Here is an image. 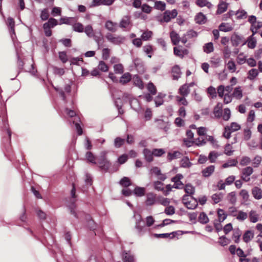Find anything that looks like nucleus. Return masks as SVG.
Listing matches in <instances>:
<instances>
[{
	"mask_svg": "<svg viewBox=\"0 0 262 262\" xmlns=\"http://www.w3.org/2000/svg\"><path fill=\"white\" fill-rule=\"evenodd\" d=\"M219 29L221 31L227 32L232 31L233 27L229 23H222L220 25Z\"/></svg>",
	"mask_w": 262,
	"mask_h": 262,
	"instance_id": "nucleus-22",
	"label": "nucleus"
},
{
	"mask_svg": "<svg viewBox=\"0 0 262 262\" xmlns=\"http://www.w3.org/2000/svg\"><path fill=\"white\" fill-rule=\"evenodd\" d=\"M92 37L96 42L98 46H99L100 42L102 41L103 39V36L100 30H99L97 32H96L94 34L93 36H92Z\"/></svg>",
	"mask_w": 262,
	"mask_h": 262,
	"instance_id": "nucleus-36",
	"label": "nucleus"
},
{
	"mask_svg": "<svg viewBox=\"0 0 262 262\" xmlns=\"http://www.w3.org/2000/svg\"><path fill=\"white\" fill-rule=\"evenodd\" d=\"M171 72L172 73V78L173 80H178L182 74L180 68L178 65H175L172 67Z\"/></svg>",
	"mask_w": 262,
	"mask_h": 262,
	"instance_id": "nucleus-16",
	"label": "nucleus"
},
{
	"mask_svg": "<svg viewBox=\"0 0 262 262\" xmlns=\"http://www.w3.org/2000/svg\"><path fill=\"white\" fill-rule=\"evenodd\" d=\"M105 37L108 41L114 45H120L123 43L125 40L124 36L116 35L110 32L107 33Z\"/></svg>",
	"mask_w": 262,
	"mask_h": 262,
	"instance_id": "nucleus-1",
	"label": "nucleus"
},
{
	"mask_svg": "<svg viewBox=\"0 0 262 262\" xmlns=\"http://www.w3.org/2000/svg\"><path fill=\"white\" fill-rule=\"evenodd\" d=\"M217 212L219 219L217 221H220V222H224L227 216V215L226 213H225L224 210L219 208L218 209Z\"/></svg>",
	"mask_w": 262,
	"mask_h": 262,
	"instance_id": "nucleus-43",
	"label": "nucleus"
},
{
	"mask_svg": "<svg viewBox=\"0 0 262 262\" xmlns=\"http://www.w3.org/2000/svg\"><path fill=\"white\" fill-rule=\"evenodd\" d=\"M133 81L134 84L138 86L139 88L142 89L144 87V85L143 83V82L142 80L140 79V78L138 75H135L133 77Z\"/></svg>",
	"mask_w": 262,
	"mask_h": 262,
	"instance_id": "nucleus-44",
	"label": "nucleus"
},
{
	"mask_svg": "<svg viewBox=\"0 0 262 262\" xmlns=\"http://www.w3.org/2000/svg\"><path fill=\"white\" fill-rule=\"evenodd\" d=\"M182 232L181 234H182V231H173L171 233H161L157 234L155 233L154 234V237L156 238H168L170 237V238H172L175 237L177 235H179V233Z\"/></svg>",
	"mask_w": 262,
	"mask_h": 262,
	"instance_id": "nucleus-11",
	"label": "nucleus"
},
{
	"mask_svg": "<svg viewBox=\"0 0 262 262\" xmlns=\"http://www.w3.org/2000/svg\"><path fill=\"white\" fill-rule=\"evenodd\" d=\"M242 37L236 33L233 34L231 37V41L234 47H237L242 43Z\"/></svg>",
	"mask_w": 262,
	"mask_h": 262,
	"instance_id": "nucleus-17",
	"label": "nucleus"
},
{
	"mask_svg": "<svg viewBox=\"0 0 262 262\" xmlns=\"http://www.w3.org/2000/svg\"><path fill=\"white\" fill-rule=\"evenodd\" d=\"M237 164V161L235 159L228 160L227 162L224 163L222 167L224 168L231 166H235Z\"/></svg>",
	"mask_w": 262,
	"mask_h": 262,
	"instance_id": "nucleus-55",
	"label": "nucleus"
},
{
	"mask_svg": "<svg viewBox=\"0 0 262 262\" xmlns=\"http://www.w3.org/2000/svg\"><path fill=\"white\" fill-rule=\"evenodd\" d=\"M73 30L75 32H83L84 31V27L82 24L80 23H76L73 25Z\"/></svg>",
	"mask_w": 262,
	"mask_h": 262,
	"instance_id": "nucleus-54",
	"label": "nucleus"
},
{
	"mask_svg": "<svg viewBox=\"0 0 262 262\" xmlns=\"http://www.w3.org/2000/svg\"><path fill=\"white\" fill-rule=\"evenodd\" d=\"M156 203V194L149 192L146 194V199L145 202V205L147 206H150Z\"/></svg>",
	"mask_w": 262,
	"mask_h": 262,
	"instance_id": "nucleus-12",
	"label": "nucleus"
},
{
	"mask_svg": "<svg viewBox=\"0 0 262 262\" xmlns=\"http://www.w3.org/2000/svg\"><path fill=\"white\" fill-rule=\"evenodd\" d=\"M222 117L223 120L225 121H228L229 120L231 117V112L229 108H226L224 109Z\"/></svg>",
	"mask_w": 262,
	"mask_h": 262,
	"instance_id": "nucleus-62",
	"label": "nucleus"
},
{
	"mask_svg": "<svg viewBox=\"0 0 262 262\" xmlns=\"http://www.w3.org/2000/svg\"><path fill=\"white\" fill-rule=\"evenodd\" d=\"M252 193L255 199L259 200L262 198V190L258 187L253 188Z\"/></svg>",
	"mask_w": 262,
	"mask_h": 262,
	"instance_id": "nucleus-21",
	"label": "nucleus"
},
{
	"mask_svg": "<svg viewBox=\"0 0 262 262\" xmlns=\"http://www.w3.org/2000/svg\"><path fill=\"white\" fill-rule=\"evenodd\" d=\"M145 192V188L144 187H141L139 186H136L134 190V193L137 196H144Z\"/></svg>",
	"mask_w": 262,
	"mask_h": 262,
	"instance_id": "nucleus-28",
	"label": "nucleus"
},
{
	"mask_svg": "<svg viewBox=\"0 0 262 262\" xmlns=\"http://www.w3.org/2000/svg\"><path fill=\"white\" fill-rule=\"evenodd\" d=\"M135 228L138 230L139 234H141L144 232L145 228V224L144 221L136 222Z\"/></svg>",
	"mask_w": 262,
	"mask_h": 262,
	"instance_id": "nucleus-41",
	"label": "nucleus"
},
{
	"mask_svg": "<svg viewBox=\"0 0 262 262\" xmlns=\"http://www.w3.org/2000/svg\"><path fill=\"white\" fill-rule=\"evenodd\" d=\"M144 157L146 161L150 162L153 160V152L148 148H144L143 151Z\"/></svg>",
	"mask_w": 262,
	"mask_h": 262,
	"instance_id": "nucleus-19",
	"label": "nucleus"
},
{
	"mask_svg": "<svg viewBox=\"0 0 262 262\" xmlns=\"http://www.w3.org/2000/svg\"><path fill=\"white\" fill-rule=\"evenodd\" d=\"M170 37L173 45H177L180 41V38L178 34L174 31L170 33Z\"/></svg>",
	"mask_w": 262,
	"mask_h": 262,
	"instance_id": "nucleus-23",
	"label": "nucleus"
},
{
	"mask_svg": "<svg viewBox=\"0 0 262 262\" xmlns=\"http://www.w3.org/2000/svg\"><path fill=\"white\" fill-rule=\"evenodd\" d=\"M106 154L105 151L101 152L100 161L98 162L99 168L104 172L107 171L111 166L110 162L105 158Z\"/></svg>",
	"mask_w": 262,
	"mask_h": 262,
	"instance_id": "nucleus-2",
	"label": "nucleus"
},
{
	"mask_svg": "<svg viewBox=\"0 0 262 262\" xmlns=\"http://www.w3.org/2000/svg\"><path fill=\"white\" fill-rule=\"evenodd\" d=\"M262 158L261 156L257 155L252 160V165L254 167H258L261 163Z\"/></svg>",
	"mask_w": 262,
	"mask_h": 262,
	"instance_id": "nucleus-56",
	"label": "nucleus"
},
{
	"mask_svg": "<svg viewBox=\"0 0 262 262\" xmlns=\"http://www.w3.org/2000/svg\"><path fill=\"white\" fill-rule=\"evenodd\" d=\"M143 50L146 53V54L147 55V56L149 58L151 57V54H152L153 52L152 46H151L150 45L144 46L143 47Z\"/></svg>",
	"mask_w": 262,
	"mask_h": 262,
	"instance_id": "nucleus-46",
	"label": "nucleus"
},
{
	"mask_svg": "<svg viewBox=\"0 0 262 262\" xmlns=\"http://www.w3.org/2000/svg\"><path fill=\"white\" fill-rule=\"evenodd\" d=\"M249 220L251 222L253 223H255L258 221V215L256 214L255 211L251 210L249 212Z\"/></svg>",
	"mask_w": 262,
	"mask_h": 262,
	"instance_id": "nucleus-53",
	"label": "nucleus"
},
{
	"mask_svg": "<svg viewBox=\"0 0 262 262\" xmlns=\"http://www.w3.org/2000/svg\"><path fill=\"white\" fill-rule=\"evenodd\" d=\"M85 158L89 162L94 164H96V157L91 151L86 152Z\"/></svg>",
	"mask_w": 262,
	"mask_h": 262,
	"instance_id": "nucleus-29",
	"label": "nucleus"
},
{
	"mask_svg": "<svg viewBox=\"0 0 262 262\" xmlns=\"http://www.w3.org/2000/svg\"><path fill=\"white\" fill-rule=\"evenodd\" d=\"M194 19L196 24L203 25L206 22L207 17L203 13L199 12L195 15Z\"/></svg>",
	"mask_w": 262,
	"mask_h": 262,
	"instance_id": "nucleus-18",
	"label": "nucleus"
},
{
	"mask_svg": "<svg viewBox=\"0 0 262 262\" xmlns=\"http://www.w3.org/2000/svg\"><path fill=\"white\" fill-rule=\"evenodd\" d=\"M125 142V140L120 137H117L114 140V145L115 147L120 148Z\"/></svg>",
	"mask_w": 262,
	"mask_h": 262,
	"instance_id": "nucleus-50",
	"label": "nucleus"
},
{
	"mask_svg": "<svg viewBox=\"0 0 262 262\" xmlns=\"http://www.w3.org/2000/svg\"><path fill=\"white\" fill-rule=\"evenodd\" d=\"M253 172V168L251 166H248L243 168L242 171V179L245 182H248L250 180L249 177L252 174Z\"/></svg>",
	"mask_w": 262,
	"mask_h": 262,
	"instance_id": "nucleus-7",
	"label": "nucleus"
},
{
	"mask_svg": "<svg viewBox=\"0 0 262 262\" xmlns=\"http://www.w3.org/2000/svg\"><path fill=\"white\" fill-rule=\"evenodd\" d=\"M7 25L8 27L9 28V32L12 39L14 40L15 38H16V35L14 30L15 22L13 19L11 17H9L7 20Z\"/></svg>",
	"mask_w": 262,
	"mask_h": 262,
	"instance_id": "nucleus-9",
	"label": "nucleus"
},
{
	"mask_svg": "<svg viewBox=\"0 0 262 262\" xmlns=\"http://www.w3.org/2000/svg\"><path fill=\"white\" fill-rule=\"evenodd\" d=\"M226 129L234 132L239 130L241 129V125L236 122H232L230 126H226Z\"/></svg>",
	"mask_w": 262,
	"mask_h": 262,
	"instance_id": "nucleus-42",
	"label": "nucleus"
},
{
	"mask_svg": "<svg viewBox=\"0 0 262 262\" xmlns=\"http://www.w3.org/2000/svg\"><path fill=\"white\" fill-rule=\"evenodd\" d=\"M179 93L184 97L187 96L190 92L189 86L187 84L182 85L179 90Z\"/></svg>",
	"mask_w": 262,
	"mask_h": 262,
	"instance_id": "nucleus-26",
	"label": "nucleus"
},
{
	"mask_svg": "<svg viewBox=\"0 0 262 262\" xmlns=\"http://www.w3.org/2000/svg\"><path fill=\"white\" fill-rule=\"evenodd\" d=\"M83 31H84L86 35L89 37H92V36H93L94 34L93 29L91 25L86 26Z\"/></svg>",
	"mask_w": 262,
	"mask_h": 262,
	"instance_id": "nucleus-57",
	"label": "nucleus"
},
{
	"mask_svg": "<svg viewBox=\"0 0 262 262\" xmlns=\"http://www.w3.org/2000/svg\"><path fill=\"white\" fill-rule=\"evenodd\" d=\"M177 15L178 12L176 9H173L171 11L166 10L163 14V21L168 23L172 18L176 17Z\"/></svg>",
	"mask_w": 262,
	"mask_h": 262,
	"instance_id": "nucleus-4",
	"label": "nucleus"
},
{
	"mask_svg": "<svg viewBox=\"0 0 262 262\" xmlns=\"http://www.w3.org/2000/svg\"><path fill=\"white\" fill-rule=\"evenodd\" d=\"M122 259L123 262H135L134 255L129 251H124L122 254Z\"/></svg>",
	"mask_w": 262,
	"mask_h": 262,
	"instance_id": "nucleus-13",
	"label": "nucleus"
},
{
	"mask_svg": "<svg viewBox=\"0 0 262 262\" xmlns=\"http://www.w3.org/2000/svg\"><path fill=\"white\" fill-rule=\"evenodd\" d=\"M74 17H64L60 18L59 23L60 25L62 24L71 25L72 22L74 20Z\"/></svg>",
	"mask_w": 262,
	"mask_h": 262,
	"instance_id": "nucleus-39",
	"label": "nucleus"
},
{
	"mask_svg": "<svg viewBox=\"0 0 262 262\" xmlns=\"http://www.w3.org/2000/svg\"><path fill=\"white\" fill-rule=\"evenodd\" d=\"M181 153L179 151H175L173 152H168L167 155V159L169 161L180 158Z\"/></svg>",
	"mask_w": 262,
	"mask_h": 262,
	"instance_id": "nucleus-38",
	"label": "nucleus"
},
{
	"mask_svg": "<svg viewBox=\"0 0 262 262\" xmlns=\"http://www.w3.org/2000/svg\"><path fill=\"white\" fill-rule=\"evenodd\" d=\"M192 165V163L189 161V159L187 157H184L181 161V165L182 167L188 168Z\"/></svg>",
	"mask_w": 262,
	"mask_h": 262,
	"instance_id": "nucleus-52",
	"label": "nucleus"
},
{
	"mask_svg": "<svg viewBox=\"0 0 262 262\" xmlns=\"http://www.w3.org/2000/svg\"><path fill=\"white\" fill-rule=\"evenodd\" d=\"M183 178V176L182 174L178 173L174 177L171 178V182L174 183L173 188L181 189L184 187L183 183L181 181V180Z\"/></svg>",
	"mask_w": 262,
	"mask_h": 262,
	"instance_id": "nucleus-5",
	"label": "nucleus"
},
{
	"mask_svg": "<svg viewBox=\"0 0 262 262\" xmlns=\"http://www.w3.org/2000/svg\"><path fill=\"white\" fill-rule=\"evenodd\" d=\"M248 47L250 49H254L256 45V40L253 37H249L248 40Z\"/></svg>",
	"mask_w": 262,
	"mask_h": 262,
	"instance_id": "nucleus-64",
	"label": "nucleus"
},
{
	"mask_svg": "<svg viewBox=\"0 0 262 262\" xmlns=\"http://www.w3.org/2000/svg\"><path fill=\"white\" fill-rule=\"evenodd\" d=\"M132 78L131 75L129 73L123 74L120 79V82L122 84H125L128 82Z\"/></svg>",
	"mask_w": 262,
	"mask_h": 262,
	"instance_id": "nucleus-37",
	"label": "nucleus"
},
{
	"mask_svg": "<svg viewBox=\"0 0 262 262\" xmlns=\"http://www.w3.org/2000/svg\"><path fill=\"white\" fill-rule=\"evenodd\" d=\"M129 104L132 108L137 112L138 114L142 113V108L140 106L139 100L136 98H130Z\"/></svg>",
	"mask_w": 262,
	"mask_h": 262,
	"instance_id": "nucleus-6",
	"label": "nucleus"
},
{
	"mask_svg": "<svg viewBox=\"0 0 262 262\" xmlns=\"http://www.w3.org/2000/svg\"><path fill=\"white\" fill-rule=\"evenodd\" d=\"M152 35V31L147 30L142 33L141 35V38L143 40L147 41L149 40V39L151 37Z\"/></svg>",
	"mask_w": 262,
	"mask_h": 262,
	"instance_id": "nucleus-58",
	"label": "nucleus"
},
{
	"mask_svg": "<svg viewBox=\"0 0 262 262\" xmlns=\"http://www.w3.org/2000/svg\"><path fill=\"white\" fill-rule=\"evenodd\" d=\"M198 221L202 224H206L208 223L209 219L207 214L205 212H202L199 215Z\"/></svg>",
	"mask_w": 262,
	"mask_h": 262,
	"instance_id": "nucleus-35",
	"label": "nucleus"
},
{
	"mask_svg": "<svg viewBox=\"0 0 262 262\" xmlns=\"http://www.w3.org/2000/svg\"><path fill=\"white\" fill-rule=\"evenodd\" d=\"M224 196V193L222 192L216 193L213 194L211 196V198L214 202V204L219 203L223 199Z\"/></svg>",
	"mask_w": 262,
	"mask_h": 262,
	"instance_id": "nucleus-40",
	"label": "nucleus"
},
{
	"mask_svg": "<svg viewBox=\"0 0 262 262\" xmlns=\"http://www.w3.org/2000/svg\"><path fill=\"white\" fill-rule=\"evenodd\" d=\"M253 236L254 233L251 230H247L244 234L243 238L245 243H248L253 238Z\"/></svg>",
	"mask_w": 262,
	"mask_h": 262,
	"instance_id": "nucleus-25",
	"label": "nucleus"
},
{
	"mask_svg": "<svg viewBox=\"0 0 262 262\" xmlns=\"http://www.w3.org/2000/svg\"><path fill=\"white\" fill-rule=\"evenodd\" d=\"M164 213L168 215H171L175 213V208L172 206H167L164 210Z\"/></svg>",
	"mask_w": 262,
	"mask_h": 262,
	"instance_id": "nucleus-63",
	"label": "nucleus"
},
{
	"mask_svg": "<svg viewBox=\"0 0 262 262\" xmlns=\"http://www.w3.org/2000/svg\"><path fill=\"white\" fill-rule=\"evenodd\" d=\"M227 199L232 205H235L236 202V196L235 192L233 191L229 193L227 196Z\"/></svg>",
	"mask_w": 262,
	"mask_h": 262,
	"instance_id": "nucleus-49",
	"label": "nucleus"
},
{
	"mask_svg": "<svg viewBox=\"0 0 262 262\" xmlns=\"http://www.w3.org/2000/svg\"><path fill=\"white\" fill-rule=\"evenodd\" d=\"M213 45L211 42L205 44V45L203 47L204 52L206 53L207 54H209L213 52Z\"/></svg>",
	"mask_w": 262,
	"mask_h": 262,
	"instance_id": "nucleus-45",
	"label": "nucleus"
},
{
	"mask_svg": "<svg viewBox=\"0 0 262 262\" xmlns=\"http://www.w3.org/2000/svg\"><path fill=\"white\" fill-rule=\"evenodd\" d=\"M235 15H237V19H243L246 18L247 12L244 10H238L235 12Z\"/></svg>",
	"mask_w": 262,
	"mask_h": 262,
	"instance_id": "nucleus-61",
	"label": "nucleus"
},
{
	"mask_svg": "<svg viewBox=\"0 0 262 262\" xmlns=\"http://www.w3.org/2000/svg\"><path fill=\"white\" fill-rule=\"evenodd\" d=\"M104 27L110 33H115L118 30V25L117 23L113 22L111 20H108L106 21Z\"/></svg>",
	"mask_w": 262,
	"mask_h": 262,
	"instance_id": "nucleus-8",
	"label": "nucleus"
},
{
	"mask_svg": "<svg viewBox=\"0 0 262 262\" xmlns=\"http://www.w3.org/2000/svg\"><path fill=\"white\" fill-rule=\"evenodd\" d=\"M214 169L215 167L214 165H210L207 167L202 171L203 176L206 178L210 177L214 172Z\"/></svg>",
	"mask_w": 262,
	"mask_h": 262,
	"instance_id": "nucleus-20",
	"label": "nucleus"
},
{
	"mask_svg": "<svg viewBox=\"0 0 262 262\" xmlns=\"http://www.w3.org/2000/svg\"><path fill=\"white\" fill-rule=\"evenodd\" d=\"M85 219L87 220L89 228L92 230H94L97 226L94 220H93L91 216L88 214L86 215Z\"/></svg>",
	"mask_w": 262,
	"mask_h": 262,
	"instance_id": "nucleus-30",
	"label": "nucleus"
},
{
	"mask_svg": "<svg viewBox=\"0 0 262 262\" xmlns=\"http://www.w3.org/2000/svg\"><path fill=\"white\" fill-rule=\"evenodd\" d=\"M232 96L237 99H241L243 97L241 88L240 86L236 88L234 90Z\"/></svg>",
	"mask_w": 262,
	"mask_h": 262,
	"instance_id": "nucleus-34",
	"label": "nucleus"
},
{
	"mask_svg": "<svg viewBox=\"0 0 262 262\" xmlns=\"http://www.w3.org/2000/svg\"><path fill=\"white\" fill-rule=\"evenodd\" d=\"M235 217L238 221H244L248 217V214L245 212L239 210Z\"/></svg>",
	"mask_w": 262,
	"mask_h": 262,
	"instance_id": "nucleus-48",
	"label": "nucleus"
},
{
	"mask_svg": "<svg viewBox=\"0 0 262 262\" xmlns=\"http://www.w3.org/2000/svg\"><path fill=\"white\" fill-rule=\"evenodd\" d=\"M191 198L194 200V203H191V202H184L183 203L187 209L192 210L195 209L197 207L198 204V200L194 198L192 196H191Z\"/></svg>",
	"mask_w": 262,
	"mask_h": 262,
	"instance_id": "nucleus-24",
	"label": "nucleus"
},
{
	"mask_svg": "<svg viewBox=\"0 0 262 262\" xmlns=\"http://www.w3.org/2000/svg\"><path fill=\"white\" fill-rule=\"evenodd\" d=\"M46 27H49L50 29L53 28L58 25V21L54 18H50L47 23L44 24Z\"/></svg>",
	"mask_w": 262,
	"mask_h": 262,
	"instance_id": "nucleus-33",
	"label": "nucleus"
},
{
	"mask_svg": "<svg viewBox=\"0 0 262 262\" xmlns=\"http://www.w3.org/2000/svg\"><path fill=\"white\" fill-rule=\"evenodd\" d=\"M40 17L41 19L43 21L49 19V13L47 9H43L41 10Z\"/></svg>",
	"mask_w": 262,
	"mask_h": 262,
	"instance_id": "nucleus-60",
	"label": "nucleus"
},
{
	"mask_svg": "<svg viewBox=\"0 0 262 262\" xmlns=\"http://www.w3.org/2000/svg\"><path fill=\"white\" fill-rule=\"evenodd\" d=\"M119 184L124 187H127L131 185V182L128 177H124L119 181Z\"/></svg>",
	"mask_w": 262,
	"mask_h": 262,
	"instance_id": "nucleus-47",
	"label": "nucleus"
},
{
	"mask_svg": "<svg viewBox=\"0 0 262 262\" xmlns=\"http://www.w3.org/2000/svg\"><path fill=\"white\" fill-rule=\"evenodd\" d=\"M185 192L186 194L192 195L195 192V188L190 184H187L184 187Z\"/></svg>",
	"mask_w": 262,
	"mask_h": 262,
	"instance_id": "nucleus-32",
	"label": "nucleus"
},
{
	"mask_svg": "<svg viewBox=\"0 0 262 262\" xmlns=\"http://www.w3.org/2000/svg\"><path fill=\"white\" fill-rule=\"evenodd\" d=\"M221 155V154L216 151H212L209 152L208 159L209 160L210 163H214L216 159Z\"/></svg>",
	"mask_w": 262,
	"mask_h": 262,
	"instance_id": "nucleus-27",
	"label": "nucleus"
},
{
	"mask_svg": "<svg viewBox=\"0 0 262 262\" xmlns=\"http://www.w3.org/2000/svg\"><path fill=\"white\" fill-rule=\"evenodd\" d=\"M133 62L138 73H143L145 71L144 64L141 59L137 58Z\"/></svg>",
	"mask_w": 262,
	"mask_h": 262,
	"instance_id": "nucleus-10",
	"label": "nucleus"
},
{
	"mask_svg": "<svg viewBox=\"0 0 262 262\" xmlns=\"http://www.w3.org/2000/svg\"><path fill=\"white\" fill-rule=\"evenodd\" d=\"M223 105L221 103H218L213 109V114L214 118L219 119L223 115Z\"/></svg>",
	"mask_w": 262,
	"mask_h": 262,
	"instance_id": "nucleus-14",
	"label": "nucleus"
},
{
	"mask_svg": "<svg viewBox=\"0 0 262 262\" xmlns=\"http://www.w3.org/2000/svg\"><path fill=\"white\" fill-rule=\"evenodd\" d=\"M129 24V19L127 16L123 17L120 21L118 27L122 28H126Z\"/></svg>",
	"mask_w": 262,
	"mask_h": 262,
	"instance_id": "nucleus-51",
	"label": "nucleus"
},
{
	"mask_svg": "<svg viewBox=\"0 0 262 262\" xmlns=\"http://www.w3.org/2000/svg\"><path fill=\"white\" fill-rule=\"evenodd\" d=\"M248 78L250 80H253L258 74V71L255 69L250 70L248 72Z\"/></svg>",
	"mask_w": 262,
	"mask_h": 262,
	"instance_id": "nucleus-59",
	"label": "nucleus"
},
{
	"mask_svg": "<svg viewBox=\"0 0 262 262\" xmlns=\"http://www.w3.org/2000/svg\"><path fill=\"white\" fill-rule=\"evenodd\" d=\"M155 5L154 8L157 10H159L160 11H164L166 8V4L164 2L162 1H155Z\"/></svg>",
	"mask_w": 262,
	"mask_h": 262,
	"instance_id": "nucleus-31",
	"label": "nucleus"
},
{
	"mask_svg": "<svg viewBox=\"0 0 262 262\" xmlns=\"http://www.w3.org/2000/svg\"><path fill=\"white\" fill-rule=\"evenodd\" d=\"M76 190L74 185L73 184V188L71 191V198L70 199L71 203L68 205V208L70 210L71 213L73 214L75 217L78 218L77 214L75 211L76 207L75 202H76Z\"/></svg>",
	"mask_w": 262,
	"mask_h": 262,
	"instance_id": "nucleus-3",
	"label": "nucleus"
},
{
	"mask_svg": "<svg viewBox=\"0 0 262 262\" xmlns=\"http://www.w3.org/2000/svg\"><path fill=\"white\" fill-rule=\"evenodd\" d=\"M228 5L229 4L225 2H220L217 5V10L216 12V14L219 15L225 12L227 10Z\"/></svg>",
	"mask_w": 262,
	"mask_h": 262,
	"instance_id": "nucleus-15",
	"label": "nucleus"
}]
</instances>
